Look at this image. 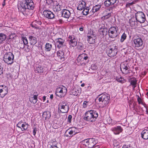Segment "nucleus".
<instances>
[{
  "mask_svg": "<svg viewBox=\"0 0 148 148\" xmlns=\"http://www.w3.org/2000/svg\"><path fill=\"white\" fill-rule=\"evenodd\" d=\"M35 7V4L32 0H25L21 3L20 5L18 6L19 11L25 15H31L32 11Z\"/></svg>",
  "mask_w": 148,
  "mask_h": 148,
  "instance_id": "nucleus-1",
  "label": "nucleus"
},
{
  "mask_svg": "<svg viewBox=\"0 0 148 148\" xmlns=\"http://www.w3.org/2000/svg\"><path fill=\"white\" fill-rule=\"evenodd\" d=\"M98 116V114L97 111L90 110L85 112L84 119L87 121L93 123L96 121Z\"/></svg>",
  "mask_w": 148,
  "mask_h": 148,
  "instance_id": "nucleus-2",
  "label": "nucleus"
},
{
  "mask_svg": "<svg viewBox=\"0 0 148 148\" xmlns=\"http://www.w3.org/2000/svg\"><path fill=\"white\" fill-rule=\"evenodd\" d=\"M99 102H101L103 107L106 106L109 103L110 100V95L106 92L99 95L98 97Z\"/></svg>",
  "mask_w": 148,
  "mask_h": 148,
  "instance_id": "nucleus-3",
  "label": "nucleus"
},
{
  "mask_svg": "<svg viewBox=\"0 0 148 148\" xmlns=\"http://www.w3.org/2000/svg\"><path fill=\"white\" fill-rule=\"evenodd\" d=\"M14 55L11 52H7L5 53L3 58V61L8 65H11L14 63Z\"/></svg>",
  "mask_w": 148,
  "mask_h": 148,
  "instance_id": "nucleus-4",
  "label": "nucleus"
},
{
  "mask_svg": "<svg viewBox=\"0 0 148 148\" xmlns=\"http://www.w3.org/2000/svg\"><path fill=\"white\" fill-rule=\"evenodd\" d=\"M69 110V106L66 102L63 101L59 103L58 109V112L59 113H67Z\"/></svg>",
  "mask_w": 148,
  "mask_h": 148,
  "instance_id": "nucleus-5",
  "label": "nucleus"
},
{
  "mask_svg": "<svg viewBox=\"0 0 148 148\" xmlns=\"http://www.w3.org/2000/svg\"><path fill=\"white\" fill-rule=\"evenodd\" d=\"M82 142L85 148H91L96 144L95 139L93 138L85 139Z\"/></svg>",
  "mask_w": 148,
  "mask_h": 148,
  "instance_id": "nucleus-6",
  "label": "nucleus"
},
{
  "mask_svg": "<svg viewBox=\"0 0 148 148\" xmlns=\"http://www.w3.org/2000/svg\"><path fill=\"white\" fill-rule=\"evenodd\" d=\"M118 51V47L114 45L109 46L106 50L107 53L110 57L115 56L116 55Z\"/></svg>",
  "mask_w": 148,
  "mask_h": 148,
  "instance_id": "nucleus-7",
  "label": "nucleus"
},
{
  "mask_svg": "<svg viewBox=\"0 0 148 148\" xmlns=\"http://www.w3.org/2000/svg\"><path fill=\"white\" fill-rule=\"evenodd\" d=\"M67 92V89L66 87L62 86L57 88L56 90V95L60 97H64L66 95Z\"/></svg>",
  "mask_w": 148,
  "mask_h": 148,
  "instance_id": "nucleus-8",
  "label": "nucleus"
},
{
  "mask_svg": "<svg viewBox=\"0 0 148 148\" xmlns=\"http://www.w3.org/2000/svg\"><path fill=\"white\" fill-rule=\"evenodd\" d=\"M109 36L111 38L116 37L119 34V29L117 26H112L108 29Z\"/></svg>",
  "mask_w": 148,
  "mask_h": 148,
  "instance_id": "nucleus-9",
  "label": "nucleus"
},
{
  "mask_svg": "<svg viewBox=\"0 0 148 148\" xmlns=\"http://www.w3.org/2000/svg\"><path fill=\"white\" fill-rule=\"evenodd\" d=\"M121 70L123 73L125 74H129L132 72L130 69V67L127 61L121 63L120 64Z\"/></svg>",
  "mask_w": 148,
  "mask_h": 148,
  "instance_id": "nucleus-10",
  "label": "nucleus"
},
{
  "mask_svg": "<svg viewBox=\"0 0 148 148\" xmlns=\"http://www.w3.org/2000/svg\"><path fill=\"white\" fill-rule=\"evenodd\" d=\"M57 47L59 49H67L65 42V40L61 38H58L55 40Z\"/></svg>",
  "mask_w": 148,
  "mask_h": 148,
  "instance_id": "nucleus-11",
  "label": "nucleus"
},
{
  "mask_svg": "<svg viewBox=\"0 0 148 148\" xmlns=\"http://www.w3.org/2000/svg\"><path fill=\"white\" fill-rule=\"evenodd\" d=\"M135 17L138 22L140 23H144L146 20L145 15L142 12L138 11L136 13Z\"/></svg>",
  "mask_w": 148,
  "mask_h": 148,
  "instance_id": "nucleus-12",
  "label": "nucleus"
},
{
  "mask_svg": "<svg viewBox=\"0 0 148 148\" xmlns=\"http://www.w3.org/2000/svg\"><path fill=\"white\" fill-rule=\"evenodd\" d=\"M8 89L7 86L5 85H0V97L3 98L8 93Z\"/></svg>",
  "mask_w": 148,
  "mask_h": 148,
  "instance_id": "nucleus-13",
  "label": "nucleus"
},
{
  "mask_svg": "<svg viewBox=\"0 0 148 148\" xmlns=\"http://www.w3.org/2000/svg\"><path fill=\"white\" fill-rule=\"evenodd\" d=\"M67 40L69 45L73 47H75L77 44V39L73 35H70Z\"/></svg>",
  "mask_w": 148,
  "mask_h": 148,
  "instance_id": "nucleus-14",
  "label": "nucleus"
},
{
  "mask_svg": "<svg viewBox=\"0 0 148 148\" xmlns=\"http://www.w3.org/2000/svg\"><path fill=\"white\" fill-rule=\"evenodd\" d=\"M67 132L70 135V137H72L73 136L79 133V130L78 128L73 127H71L67 130L65 132V133Z\"/></svg>",
  "mask_w": 148,
  "mask_h": 148,
  "instance_id": "nucleus-15",
  "label": "nucleus"
},
{
  "mask_svg": "<svg viewBox=\"0 0 148 148\" xmlns=\"http://www.w3.org/2000/svg\"><path fill=\"white\" fill-rule=\"evenodd\" d=\"M44 16L49 19H53L55 18V15L51 11L49 10H45L43 12Z\"/></svg>",
  "mask_w": 148,
  "mask_h": 148,
  "instance_id": "nucleus-16",
  "label": "nucleus"
},
{
  "mask_svg": "<svg viewBox=\"0 0 148 148\" xmlns=\"http://www.w3.org/2000/svg\"><path fill=\"white\" fill-rule=\"evenodd\" d=\"M89 57L88 55L84 53H83L79 55L77 58V60L78 62H86L87 61H88Z\"/></svg>",
  "mask_w": 148,
  "mask_h": 148,
  "instance_id": "nucleus-17",
  "label": "nucleus"
},
{
  "mask_svg": "<svg viewBox=\"0 0 148 148\" xmlns=\"http://www.w3.org/2000/svg\"><path fill=\"white\" fill-rule=\"evenodd\" d=\"M118 0H105L103 3L104 5L106 7H109L112 6L115 3L117 5H119Z\"/></svg>",
  "mask_w": 148,
  "mask_h": 148,
  "instance_id": "nucleus-18",
  "label": "nucleus"
},
{
  "mask_svg": "<svg viewBox=\"0 0 148 148\" xmlns=\"http://www.w3.org/2000/svg\"><path fill=\"white\" fill-rule=\"evenodd\" d=\"M59 49L57 53L58 57L61 60L63 61L64 60L65 53L67 49H64V50L63 49Z\"/></svg>",
  "mask_w": 148,
  "mask_h": 148,
  "instance_id": "nucleus-19",
  "label": "nucleus"
},
{
  "mask_svg": "<svg viewBox=\"0 0 148 148\" xmlns=\"http://www.w3.org/2000/svg\"><path fill=\"white\" fill-rule=\"evenodd\" d=\"M100 34L103 37L109 35V30L107 27L105 26H102L100 28L99 30Z\"/></svg>",
  "mask_w": 148,
  "mask_h": 148,
  "instance_id": "nucleus-20",
  "label": "nucleus"
},
{
  "mask_svg": "<svg viewBox=\"0 0 148 148\" xmlns=\"http://www.w3.org/2000/svg\"><path fill=\"white\" fill-rule=\"evenodd\" d=\"M138 38L134 36V37H136L134 40V42L136 47H139L141 46L143 44V42L142 39L140 37L138 36Z\"/></svg>",
  "mask_w": 148,
  "mask_h": 148,
  "instance_id": "nucleus-21",
  "label": "nucleus"
},
{
  "mask_svg": "<svg viewBox=\"0 0 148 148\" xmlns=\"http://www.w3.org/2000/svg\"><path fill=\"white\" fill-rule=\"evenodd\" d=\"M45 70V68L43 66L37 65L34 68V71L36 73H42Z\"/></svg>",
  "mask_w": 148,
  "mask_h": 148,
  "instance_id": "nucleus-22",
  "label": "nucleus"
},
{
  "mask_svg": "<svg viewBox=\"0 0 148 148\" xmlns=\"http://www.w3.org/2000/svg\"><path fill=\"white\" fill-rule=\"evenodd\" d=\"M111 130L114 134L118 135L122 132L123 129L121 126H118L112 127L111 128Z\"/></svg>",
  "mask_w": 148,
  "mask_h": 148,
  "instance_id": "nucleus-23",
  "label": "nucleus"
},
{
  "mask_svg": "<svg viewBox=\"0 0 148 148\" xmlns=\"http://www.w3.org/2000/svg\"><path fill=\"white\" fill-rule=\"evenodd\" d=\"M71 15L70 12L66 9H64L62 11V17L68 18Z\"/></svg>",
  "mask_w": 148,
  "mask_h": 148,
  "instance_id": "nucleus-24",
  "label": "nucleus"
},
{
  "mask_svg": "<svg viewBox=\"0 0 148 148\" xmlns=\"http://www.w3.org/2000/svg\"><path fill=\"white\" fill-rule=\"evenodd\" d=\"M87 41L90 44H93L95 43V40L96 37L94 36L93 34L91 35H88L87 36Z\"/></svg>",
  "mask_w": 148,
  "mask_h": 148,
  "instance_id": "nucleus-25",
  "label": "nucleus"
},
{
  "mask_svg": "<svg viewBox=\"0 0 148 148\" xmlns=\"http://www.w3.org/2000/svg\"><path fill=\"white\" fill-rule=\"evenodd\" d=\"M86 4L85 1L83 0H81L79 3L77 9L79 10H82L86 7Z\"/></svg>",
  "mask_w": 148,
  "mask_h": 148,
  "instance_id": "nucleus-26",
  "label": "nucleus"
},
{
  "mask_svg": "<svg viewBox=\"0 0 148 148\" xmlns=\"http://www.w3.org/2000/svg\"><path fill=\"white\" fill-rule=\"evenodd\" d=\"M37 93V92H34V93L36 94V95H34L33 97H31L29 98L30 101L34 104H35L38 100L37 96L38 95V94Z\"/></svg>",
  "mask_w": 148,
  "mask_h": 148,
  "instance_id": "nucleus-27",
  "label": "nucleus"
},
{
  "mask_svg": "<svg viewBox=\"0 0 148 148\" xmlns=\"http://www.w3.org/2000/svg\"><path fill=\"white\" fill-rule=\"evenodd\" d=\"M101 7V5H97L93 6L92 9L90 12V15L93 14L95 12L99 10Z\"/></svg>",
  "mask_w": 148,
  "mask_h": 148,
  "instance_id": "nucleus-28",
  "label": "nucleus"
},
{
  "mask_svg": "<svg viewBox=\"0 0 148 148\" xmlns=\"http://www.w3.org/2000/svg\"><path fill=\"white\" fill-rule=\"evenodd\" d=\"M129 22L130 25L132 27H136L137 26L138 22L135 17H132L130 20Z\"/></svg>",
  "mask_w": 148,
  "mask_h": 148,
  "instance_id": "nucleus-29",
  "label": "nucleus"
},
{
  "mask_svg": "<svg viewBox=\"0 0 148 148\" xmlns=\"http://www.w3.org/2000/svg\"><path fill=\"white\" fill-rule=\"evenodd\" d=\"M141 137L145 140L148 139V130L145 129L143 130L141 133Z\"/></svg>",
  "mask_w": 148,
  "mask_h": 148,
  "instance_id": "nucleus-30",
  "label": "nucleus"
},
{
  "mask_svg": "<svg viewBox=\"0 0 148 148\" xmlns=\"http://www.w3.org/2000/svg\"><path fill=\"white\" fill-rule=\"evenodd\" d=\"M62 6L59 3L57 2L56 4L53 6V9L54 12H58L61 10Z\"/></svg>",
  "mask_w": 148,
  "mask_h": 148,
  "instance_id": "nucleus-31",
  "label": "nucleus"
},
{
  "mask_svg": "<svg viewBox=\"0 0 148 148\" xmlns=\"http://www.w3.org/2000/svg\"><path fill=\"white\" fill-rule=\"evenodd\" d=\"M29 43L32 45H35L37 42L36 38L33 36H30L29 37Z\"/></svg>",
  "mask_w": 148,
  "mask_h": 148,
  "instance_id": "nucleus-32",
  "label": "nucleus"
},
{
  "mask_svg": "<svg viewBox=\"0 0 148 148\" xmlns=\"http://www.w3.org/2000/svg\"><path fill=\"white\" fill-rule=\"evenodd\" d=\"M6 38L5 34L2 33H0V44H2L3 43Z\"/></svg>",
  "mask_w": 148,
  "mask_h": 148,
  "instance_id": "nucleus-33",
  "label": "nucleus"
},
{
  "mask_svg": "<svg viewBox=\"0 0 148 148\" xmlns=\"http://www.w3.org/2000/svg\"><path fill=\"white\" fill-rule=\"evenodd\" d=\"M29 125L26 122L24 123L22 125L21 128H20L22 131L27 130L29 128Z\"/></svg>",
  "mask_w": 148,
  "mask_h": 148,
  "instance_id": "nucleus-34",
  "label": "nucleus"
},
{
  "mask_svg": "<svg viewBox=\"0 0 148 148\" xmlns=\"http://www.w3.org/2000/svg\"><path fill=\"white\" fill-rule=\"evenodd\" d=\"M130 85L132 86L133 89L134 90L136 86L137 80L135 79H132L130 80Z\"/></svg>",
  "mask_w": 148,
  "mask_h": 148,
  "instance_id": "nucleus-35",
  "label": "nucleus"
},
{
  "mask_svg": "<svg viewBox=\"0 0 148 148\" xmlns=\"http://www.w3.org/2000/svg\"><path fill=\"white\" fill-rule=\"evenodd\" d=\"M45 50L46 51H49L52 48V45L49 43L47 42L45 46Z\"/></svg>",
  "mask_w": 148,
  "mask_h": 148,
  "instance_id": "nucleus-36",
  "label": "nucleus"
},
{
  "mask_svg": "<svg viewBox=\"0 0 148 148\" xmlns=\"http://www.w3.org/2000/svg\"><path fill=\"white\" fill-rule=\"evenodd\" d=\"M41 24V22L40 21H37L36 20L32 23V27L36 28H38V27L37 25H40Z\"/></svg>",
  "mask_w": 148,
  "mask_h": 148,
  "instance_id": "nucleus-37",
  "label": "nucleus"
},
{
  "mask_svg": "<svg viewBox=\"0 0 148 148\" xmlns=\"http://www.w3.org/2000/svg\"><path fill=\"white\" fill-rule=\"evenodd\" d=\"M83 10L82 11V13L83 15H86L88 14H90V12H89V10H90L89 7H87L86 8H84Z\"/></svg>",
  "mask_w": 148,
  "mask_h": 148,
  "instance_id": "nucleus-38",
  "label": "nucleus"
},
{
  "mask_svg": "<svg viewBox=\"0 0 148 148\" xmlns=\"http://www.w3.org/2000/svg\"><path fill=\"white\" fill-rule=\"evenodd\" d=\"M57 144L58 143L56 140L52 141L49 144V145L51 146L50 148H53L54 147L57 146Z\"/></svg>",
  "mask_w": 148,
  "mask_h": 148,
  "instance_id": "nucleus-39",
  "label": "nucleus"
},
{
  "mask_svg": "<svg viewBox=\"0 0 148 148\" xmlns=\"http://www.w3.org/2000/svg\"><path fill=\"white\" fill-rule=\"evenodd\" d=\"M72 95H73L77 96L79 95V90L76 89H73L71 91Z\"/></svg>",
  "mask_w": 148,
  "mask_h": 148,
  "instance_id": "nucleus-40",
  "label": "nucleus"
},
{
  "mask_svg": "<svg viewBox=\"0 0 148 148\" xmlns=\"http://www.w3.org/2000/svg\"><path fill=\"white\" fill-rule=\"evenodd\" d=\"M42 116L43 117H45V119L47 118H49L50 117V115L49 112H45L42 114Z\"/></svg>",
  "mask_w": 148,
  "mask_h": 148,
  "instance_id": "nucleus-41",
  "label": "nucleus"
},
{
  "mask_svg": "<svg viewBox=\"0 0 148 148\" xmlns=\"http://www.w3.org/2000/svg\"><path fill=\"white\" fill-rule=\"evenodd\" d=\"M127 36V35L125 33H123L121 37V38L120 39L121 42H123L126 39Z\"/></svg>",
  "mask_w": 148,
  "mask_h": 148,
  "instance_id": "nucleus-42",
  "label": "nucleus"
},
{
  "mask_svg": "<svg viewBox=\"0 0 148 148\" xmlns=\"http://www.w3.org/2000/svg\"><path fill=\"white\" fill-rule=\"evenodd\" d=\"M22 39L23 43V44H24V45H28V42L26 37H24L22 36Z\"/></svg>",
  "mask_w": 148,
  "mask_h": 148,
  "instance_id": "nucleus-43",
  "label": "nucleus"
},
{
  "mask_svg": "<svg viewBox=\"0 0 148 148\" xmlns=\"http://www.w3.org/2000/svg\"><path fill=\"white\" fill-rule=\"evenodd\" d=\"M112 12L108 13L107 15L103 16L104 19H107L109 18L111 16Z\"/></svg>",
  "mask_w": 148,
  "mask_h": 148,
  "instance_id": "nucleus-44",
  "label": "nucleus"
},
{
  "mask_svg": "<svg viewBox=\"0 0 148 148\" xmlns=\"http://www.w3.org/2000/svg\"><path fill=\"white\" fill-rule=\"evenodd\" d=\"M89 103L88 101H84V102L83 104V107L84 108H85L87 107V105H88Z\"/></svg>",
  "mask_w": 148,
  "mask_h": 148,
  "instance_id": "nucleus-45",
  "label": "nucleus"
},
{
  "mask_svg": "<svg viewBox=\"0 0 148 148\" xmlns=\"http://www.w3.org/2000/svg\"><path fill=\"white\" fill-rule=\"evenodd\" d=\"M23 121H21L18 122V123L17 124H16V126L18 128H21V126H22V124L23 123Z\"/></svg>",
  "mask_w": 148,
  "mask_h": 148,
  "instance_id": "nucleus-46",
  "label": "nucleus"
},
{
  "mask_svg": "<svg viewBox=\"0 0 148 148\" xmlns=\"http://www.w3.org/2000/svg\"><path fill=\"white\" fill-rule=\"evenodd\" d=\"M78 48L81 50H83L84 49V45L82 44H79L78 45Z\"/></svg>",
  "mask_w": 148,
  "mask_h": 148,
  "instance_id": "nucleus-47",
  "label": "nucleus"
},
{
  "mask_svg": "<svg viewBox=\"0 0 148 148\" xmlns=\"http://www.w3.org/2000/svg\"><path fill=\"white\" fill-rule=\"evenodd\" d=\"M72 118V116L71 115H69L68 118L67 122L69 123H71Z\"/></svg>",
  "mask_w": 148,
  "mask_h": 148,
  "instance_id": "nucleus-48",
  "label": "nucleus"
},
{
  "mask_svg": "<svg viewBox=\"0 0 148 148\" xmlns=\"http://www.w3.org/2000/svg\"><path fill=\"white\" fill-rule=\"evenodd\" d=\"M6 77L8 79H11L13 78V75L10 73H6Z\"/></svg>",
  "mask_w": 148,
  "mask_h": 148,
  "instance_id": "nucleus-49",
  "label": "nucleus"
},
{
  "mask_svg": "<svg viewBox=\"0 0 148 148\" xmlns=\"http://www.w3.org/2000/svg\"><path fill=\"white\" fill-rule=\"evenodd\" d=\"M117 80L118 82L123 83H124V79L121 77H120Z\"/></svg>",
  "mask_w": 148,
  "mask_h": 148,
  "instance_id": "nucleus-50",
  "label": "nucleus"
},
{
  "mask_svg": "<svg viewBox=\"0 0 148 148\" xmlns=\"http://www.w3.org/2000/svg\"><path fill=\"white\" fill-rule=\"evenodd\" d=\"M137 101L139 104H143V103L142 101V100L139 96H138Z\"/></svg>",
  "mask_w": 148,
  "mask_h": 148,
  "instance_id": "nucleus-51",
  "label": "nucleus"
},
{
  "mask_svg": "<svg viewBox=\"0 0 148 148\" xmlns=\"http://www.w3.org/2000/svg\"><path fill=\"white\" fill-rule=\"evenodd\" d=\"M37 130V129L36 128V127H34L33 131V134L34 136H35L36 132Z\"/></svg>",
  "mask_w": 148,
  "mask_h": 148,
  "instance_id": "nucleus-52",
  "label": "nucleus"
},
{
  "mask_svg": "<svg viewBox=\"0 0 148 148\" xmlns=\"http://www.w3.org/2000/svg\"><path fill=\"white\" fill-rule=\"evenodd\" d=\"M91 69H92V70H95L97 68V66L95 64H92L91 66Z\"/></svg>",
  "mask_w": 148,
  "mask_h": 148,
  "instance_id": "nucleus-53",
  "label": "nucleus"
},
{
  "mask_svg": "<svg viewBox=\"0 0 148 148\" xmlns=\"http://www.w3.org/2000/svg\"><path fill=\"white\" fill-rule=\"evenodd\" d=\"M25 45H24V44L22 43H21L20 44V48L22 49H23L25 47Z\"/></svg>",
  "mask_w": 148,
  "mask_h": 148,
  "instance_id": "nucleus-54",
  "label": "nucleus"
},
{
  "mask_svg": "<svg viewBox=\"0 0 148 148\" xmlns=\"http://www.w3.org/2000/svg\"><path fill=\"white\" fill-rule=\"evenodd\" d=\"M46 3L48 5L51 4L53 2V0H46Z\"/></svg>",
  "mask_w": 148,
  "mask_h": 148,
  "instance_id": "nucleus-55",
  "label": "nucleus"
},
{
  "mask_svg": "<svg viewBox=\"0 0 148 148\" xmlns=\"http://www.w3.org/2000/svg\"><path fill=\"white\" fill-rule=\"evenodd\" d=\"M1 65V64L0 63V75L3 73V68Z\"/></svg>",
  "mask_w": 148,
  "mask_h": 148,
  "instance_id": "nucleus-56",
  "label": "nucleus"
},
{
  "mask_svg": "<svg viewBox=\"0 0 148 148\" xmlns=\"http://www.w3.org/2000/svg\"><path fill=\"white\" fill-rule=\"evenodd\" d=\"M57 22L60 23H62L63 22V21L61 19H60L57 21Z\"/></svg>",
  "mask_w": 148,
  "mask_h": 148,
  "instance_id": "nucleus-57",
  "label": "nucleus"
},
{
  "mask_svg": "<svg viewBox=\"0 0 148 148\" xmlns=\"http://www.w3.org/2000/svg\"><path fill=\"white\" fill-rule=\"evenodd\" d=\"M26 46L27 47V50H25L27 52L29 51V50L30 49V47L28 45V44L27 45H25V47H26Z\"/></svg>",
  "mask_w": 148,
  "mask_h": 148,
  "instance_id": "nucleus-58",
  "label": "nucleus"
},
{
  "mask_svg": "<svg viewBox=\"0 0 148 148\" xmlns=\"http://www.w3.org/2000/svg\"><path fill=\"white\" fill-rule=\"evenodd\" d=\"M130 147H131L130 146L126 145H123L122 148H130Z\"/></svg>",
  "mask_w": 148,
  "mask_h": 148,
  "instance_id": "nucleus-59",
  "label": "nucleus"
},
{
  "mask_svg": "<svg viewBox=\"0 0 148 148\" xmlns=\"http://www.w3.org/2000/svg\"><path fill=\"white\" fill-rule=\"evenodd\" d=\"M5 0H4L2 3V6L3 7L5 5Z\"/></svg>",
  "mask_w": 148,
  "mask_h": 148,
  "instance_id": "nucleus-60",
  "label": "nucleus"
},
{
  "mask_svg": "<svg viewBox=\"0 0 148 148\" xmlns=\"http://www.w3.org/2000/svg\"><path fill=\"white\" fill-rule=\"evenodd\" d=\"M92 147H93V148H100V147L99 145H97L96 146H95V145Z\"/></svg>",
  "mask_w": 148,
  "mask_h": 148,
  "instance_id": "nucleus-61",
  "label": "nucleus"
},
{
  "mask_svg": "<svg viewBox=\"0 0 148 148\" xmlns=\"http://www.w3.org/2000/svg\"><path fill=\"white\" fill-rule=\"evenodd\" d=\"M46 96H44L43 97V101L44 102L46 100Z\"/></svg>",
  "mask_w": 148,
  "mask_h": 148,
  "instance_id": "nucleus-62",
  "label": "nucleus"
},
{
  "mask_svg": "<svg viewBox=\"0 0 148 148\" xmlns=\"http://www.w3.org/2000/svg\"><path fill=\"white\" fill-rule=\"evenodd\" d=\"M79 30L80 31H82L83 30V27H80L79 29Z\"/></svg>",
  "mask_w": 148,
  "mask_h": 148,
  "instance_id": "nucleus-63",
  "label": "nucleus"
},
{
  "mask_svg": "<svg viewBox=\"0 0 148 148\" xmlns=\"http://www.w3.org/2000/svg\"><path fill=\"white\" fill-rule=\"evenodd\" d=\"M53 94H51L50 95V99H53Z\"/></svg>",
  "mask_w": 148,
  "mask_h": 148,
  "instance_id": "nucleus-64",
  "label": "nucleus"
}]
</instances>
